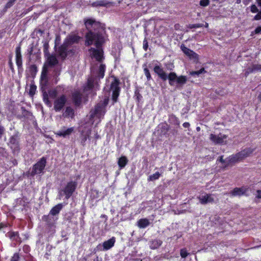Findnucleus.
Wrapping results in <instances>:
<instances>
[{
	"mask_svg": "<svg viewBox=\"0 0 261 261\" xmlns=\"http://www.w3.org/2000/svg\"><path fill=\"white\" fill-rule=\"evenodd\" d=\"M86 28L89 30L87 33L85 44L89 46L94 43L96 48L89 49L90 56L97 61L101 62L103 59L102 44L105 42V31L100 24L92 19H87L85 22Z\"/></svg>",
	"mask_w": 261,
	"mask_h": 261,
	"instance_id": "f257e3e1",
	"label": "nucleus"
},
{
	"mask_svg": "<svg viewBox=\"0 0 261 261\" xmlns=\"http://www.w3.org/2000/svg\"><path fill=\"white\" fill-rule=\"evenodd\" d=\"M105 70L106 65L102 63L99 64L98 70L96 72V73H95L93 68L91 69L92 76L88 79L87 85L84 89L86 94H89V91H92L93 89L96 90L97 88L98 82L97 80L94 77V76H97L99 79H102L105 75Z\"/></svg>",
	"mask_w": 261,
	"mask_h": 261,
	"instance_id": "f03ea898",
	"label": "nucleus"
},
{
	"mask_svg": "<svg viewBox=\"0 0 261 261\" xmlns=\"http://www.w3.org/2000/svg\"><path fill=\"white\" fill-rule=\"evenodd\" d=\"M80 39V37L75 35H72L67 37L65 41L59 49V52L60 56L62 58H65L67 56L68 45L77 43Z\"/></svg>",
	"mask_w": 261,
	"mask_h": 261,
	"instance_id": "7ed1b4c3",
	"label": "nucleus"
},
{
	"mask_svg": "<svg viewBox=\"0 0 261 261\" xmlns=\"http://www.w3.org/2000/svg\"><path fill=\"white\" fill-rule=\"evenodd\" d=\"M253 150L251 148H245L238 153L229 156L228 158V162L229 163L233 164L240 162L249 156L253 152Z\"/></svg>",
	"mask_w": 261,
	"mask_h": 261,
	"instance_id": "20e7f679",
	"label": "nucleus"
},
{
	"mask_svg": "<svg viewBox=\"0 0 261 261\" xmlns=\"http://www.w3.org/2000/svg\"><path fill=\"white\" fill-rule=\"evenodd\" d=\"M81 144L84 146L87 139L90 140L91 126L89 124L81 125L80 127Z\"/></svg>",
	"mask_w": 261,
	"mask_h": 261,
	"instance_id": "39448f33",
	"label": "nucleus"
},
{
	"mask_svg": "<svg viewBox=\"0 0 261 261\" xmlns=\"http://www.w3.org/2000/svg\"><path fill=\"white\" fill-rule=\"evenodd\" d=\"M76 186L77 182L76 181L68 182L65 188L59 191V198L61 199L62 197L65 195L67 199H69L74 192Z\"/></svg>",
	"mask_w": 261,
	"mask_h": 261,
	"instance_id": "423d86ee",
	"label": "nucleus"
},
{
	"mask_svg": "<svg viewBox=\"0 0 261 261\" xmlns=\"http://www.w3.org/2000/svg\"><path fill=\"white\" fill-rule=\"evenodd\" d=\"M46 163V160L44 157L41 158L33 167L31 172L32 175L43 173Z\"/></svg>",
	"mask_w": 261,
	"mask_h": 261,
	"instance_id": "0eeeda50",
	"label": "nucleus"
},
{
	"mask_svg": "<svg viewBox=\"0 0 261 261\" xmlns=\"http://www.w3.org/2000/svg\"><path fill=\"white\" fill-rule=\"evenodd\" d=\"M119 81L118 79L114 78L111 84V90L112 91V100L114 103L117 101L119 95L120 88L119 86Z\"/></svg>",
	"mask_w": 261,
	"mask_h": 261,
	"instance_id": "6e6552de",
	"label": "nucleus"
},
{
	"mask_svg": "<svg viewBox=\"0 0 261 261\" xmlns=\"http://www.w3.org/2000/svg\"><path fill=\"white\" fill-rule=\"evenodd\" d=\"M105 114V106L103 103H98L96 106L94 110L90 111V117L94 118L97 117L98 118H100L103 117Z\"/></svg>",
	"mask_w": 261,
	"mask_h": 261,
	"instance_id": "1a4fd4ad",
	"label": "nucleus"
},
{
	"mask_svg": "<svg viewBox=\"0 0 261 261\" xmlns=\"http://www.w3.org/2000/svg\"><path fill=\"white\" fill-rule=\"evenodd\" d=\"M227 136L221 133L218 135L211 134L210 136V139L215 144H226Z\"/></svg>",
	"mask_w": 261,
	"mask_h": 261,
	"instance_id": "9d476101",
	"label": "nucleus"
},
{
	"mask_svg": "<svg viewBox=\"0 0 261 261\" xmlns=\"http://www.w3.org/2000/svg\"><path fill=\"white\" fill-rule=\"evenodd\" d=\"M66 101V97L64 95L57 98L54 102V109L55 111L57 112L60 111L64 107Z\"/></svg>",
	"mask_w": 261,
	"mask_h": 261,
	"instance_id": "9b49d317",
	"label": "nucleus"
},
{
	"mask_svg": "<svg viewBox=\"0 0 261 261\" xmlns=\"http://www.w3.org/2000/svg\"><path fill=\"white\" fill-rule=\"evenodd\" d=\"M197 198L199 199V202L203 205L214 202V195L212 194H204L200 195L197 197Z\"/></svg>",
	"mask_w": 261,
	"mask_h": 261,
	"instance_id": "f8f14e48",
	"label": "nucleus"
},
{
	"mask_svg": "<svg viewBox=\"0 0 261 261\" xmlns=\"http://www.w3.org/2000/svg\"><path fill=\"white\" fill-rule=\"evenodd\" d=\"M74 128L73 127L67 128L65 126H63L61 129L57 131L55 134L57 136L66 138L67 136H70L72 133L74 132Z\"/></svg>",
	"mask_w": 261,
	"mask_h": 261,
	"instance_id": "ddd939ff",
	"label": "nucleus"
},
{
	"mask_svg": "<svg viewBox=\"0 0 261 261\" xmlns=\"http://www.w3.org/2000/svg\"><path fill=\"white\" fill-rule=\"evenodd\" d=\"M181 49L190 59L197 61L198 60V55L193 50L189 49L184 45L181 46Z\"/></svg>",
	"mask_w": 261,
	"mask_h": 261,
	"instance_id": "4468645a",
	"label": "nucleus"
},
{
	"mask_svg": "<svg viewBox=\"0 0 261 261\" xmlns=\"http://www.w3.org/2000/svg\"><path fill=\"white\" fill-rule=\"evenodd\" d=\"M153 70L162 80L164 81L167 80V75L161 66L155 65L153 68Z\"/></svg>",
	"mask_w": 261,
	"mask_h": 261,
	"instance_id": "2eb2a0df",
	"label": "nucleus"
},
{
	"mask_svg": "<svg viewBox=\"0 0 261 261\" xmlns=\"http://www.w3.org/2000/svg\"><path fill=\"white\" fill-rule=\"evenodd\" d=\"M116 242V239L113 237L109 240L105 241L102 244L103 250H108L112 248L115 244Z\"/></svg>",
	"mask_w": 261,
	"mask_h": 261,
	"instance_id": "dca6fc26",
	"label": "nucleus"
},
{
	"mask_svg": "<svg viewBox=\"0 0 261 261\" xmlns=\"http://www.w3.org/2000/svg\"><path fill=\"white\" fill-rule=\"evenodd\" d=\"M16 53V63L18 68H19L21 67L22 62L21 58V48L20 46H17L15 50Z\"/></svg>",
	"mask_w": 261,
	"mask_h": 261,
	"instance_id": "f3484780",
	"label": "nucleus"
},
{
	"mask_svg": "<svg viewBox=\"0 0 261 261\" xmlns=\"http://www.w3.org/2000/svg\"><path fill=\"white\" fill-rule=\"evenodd\" d=\"M255 71H261V65L252 64L251 66L246 69L245 72V75L246 76H247L250 73Z\"/></svg>",
	"mask_w": 261,
	"mask_h": 261,
	"instance_id": "a211bd4d",
	"label": "nucleus"
},
{
	"mask_svg": "<svg viewBox=\"0 0 261 261\" xmlns=\"http://www.w3.org/2000/svg\"><path fill=\"white\" fill-rule=\"evenodd\" d=\"M247 191V189L245 188H236L231 192L233 196H241L244 195Z\"/></svg>",
	"mask_w": 261,
	"mask_h": 261,
	"instance_id": "6ab92c4d",
	"label": "nucleus"
},
{
	"mask_svg": "<svg viewBox=\"0 0 261 261\" xmlns=\"http://www.w3.org/2000/svg\"><path fill=\"white\" fill-rule=\"evenodd\" d=\"M82 95L79 91H75L72 94V98L75 105L79 106L81 104Z\"/></svg>",
	"mask_w": 261,
	"mask_h": 261,
	"instance_id": "aec40b11",
	"label": "nucleus"
},
{
	"mask_svg": "<svg viewBox=\"0 0 261 261\" xmlns=\"http://www.w3.org/2000/svg\"><path fill=\"white\" fill-rule=\"evenodd\" d=\"M177 76L175 72H170L168 76H167V79L169 80V84L171 86L175 85V84L176 83Z\"/></svg>",
	"mask_w": 261,
	"mask_h": 261,
	"instance_id": "412c9836",
	"label": "nucleus"
},
{
	"mask_svg": "<svg viewBox=\"0 0 261 261\" xmlns=\"http://www.w3.org/2000/svg\"><path fill=\"white\" fill-rule=\"evenodd\" d=\"M150 221L146 218L141 219L137 222L138 226L140 228H144L150 225Z\"/></svg>",
	"mask_w": 261,
	"mask_h": 261,
	"instance_id": "4be33fe9",
	"label": "nucleus"
},
{
	"mask_svg": "<svg viewBox=\"0 0 261 261\" xmlns=\"http://www.w3.org/2000/svg\"><path fill=\"white\" fill-rule=\"evenodd\" d=\"M110 4L107 0H98L92 3L91 5L92 7H106L108 4Z\"/></svg>",
	"mask_w": 261,
	"mask_h": 261,
	"instance_id": "5701e85b",
	"label": "nucleus"
},
{
	"mask_svg": "<svg viewBox=\"0 0 261 261\" xmlns=\"http://www.w3.org/2000/svg\"><path fill=\"white\" fill-rule=\"evenodd\" d=\"M58 63V60L55 55H49L47 60V63L50 66H54Z\"/></svg>",
	"mask_w": 261,
	"mask_h": 261,
	"instance_id": "b1692460",
	"label": "nucleus"
},
{
	"mask_svg": "<svg viewBox=\"0 0 261 261\" xmlns=\"http://www.w3.org/2000/svg\"><path fill=\"white\" fill-rule=\"evenodd\" d=\"M74 110L70 107H67L65 112L63 114L64 117H70L71 118L74 117Z\"/></svg>",
	"mask_w": 261,
	"mask_h": 261,
	"instance_id": "393cba45",
	"label": "nucleus"
},
{
	"mask_svg": "<svg viewBox=\"0 0 261 261\" xmlns=\"http://www.w3.org/2000/svg\"><path fill=\"white\" fill-rule=\"evenodd\" d=\"M63 208V204L61 203L56 205L55 206L52 208L50 211V214L53 216L59 214L60 211Z\"/></svg>",
	"mask_w": 261,
	"mask_h": 261,
	"instance_id": "a878e982",
	"label": "nucleus"
},
{
	"mask_svg": "<svg viewBox=\"0 0 261 261\" xmlns=\"http://www.w3.org/2000/svg\"><path fill=\"white\" fill-rule=\"evenodd\" d=\"M162 244V241L160 240H154L150 242V247L152 249H155L159 248Z\"/></svg>",
	"mask_w": 261,
	"mask_h": 261,
	"instance_id": "bb28decb",
	"label": "nucleus"
},
{
	"mask_svg": "<svg viewBox=\"0 0 261 261\" xmlns=\"http://www.w3.org/2000/svg\"><path fill=\"white\" fill-rule=\"evenodd\" d=\"M128 160L126 157L125 156H122L119 159L118 164L120 168H123L125 166Z\"/></svg>",
	"mask_w": 261,
	"mask_h": 261,
	"instance_id": "cd10ccee",
	"label": "nucleus"
},
{
	"mask_svg": "<svg viewBox=\"0 0 261 261\" xmlns=\"http://www.w3.org/2000/svg\"><path fill=\"white\" fill-rule=\"evenodd\" d=\"M47 72L44 69L43 70L41 76V84L43 86H46L47 83Z\"/></svg>",
	"mask_w": 261,
	"mask_h": 261,
	"instance_id": "c85d7f7f",
	"label": "nucleus"
},
{
	"mask_svg": "<svg viewBox=\"0 0 261 261\" xmlns=\"http://www.w3.org/2000/svg\"><path fill=\"white\" fill-rule=\"evenodd\" d=\"M169 121L170 123L176 125H179L180 122L178 119L173 114L169 115Z\"/></svg>",
	"mask_w": 261,
	"mask_h": 261,
	"instance_id": "c756f323",
	"label": "nucleus"
},
{
	"mask_svg": "<svg viewBox=\"0 0 261 261\" xmlns=\"http://www.w3.org/2000/svg\"><path fill=\"white\" fill-rule=\"evenodd\" d=\"M187 81L186 76L181 75L177 77L176 84L178 85L182 86L186 83Z\"/></svg>",
	"mask_w": 261,
	"mask_h": 261,
	"instance_id": "7c9ffc66",
	"label": "nucleus"
},
{
	"mask_svg": "<svg viewBox=\"0 0 261 261\" xmlns=\"http://www.w3.org/2000/svg\"><path fill=\"white\" fill-rule=\"evenodd\" d=\"M161 174L159 172H156L155 173L150 175L148 178L149 181H153L159 178Z\"/></svg>",
	"mask_w": 261,
	"mask_h": 261,
	"instance_id": "2f4dec72",
	"label": "nucleus"
},
{
	"mask_svg": "<svg viewBox=\"0 0 261 261\" xmlns=\"http://www.w3.org/2000/svg\"><path fill=\"white\" fill-rule=\"evenodd\" d=\"M257 5L261 8V0H256ZM254 19L258 20L261 19V9L259 12L254 17Z\"/></svg>",
	"mask_w": 261,
	"mask_h": 261,
	"instance_id": "473e14b6",
	"label": "nucleus"
},
{
	"mask_svg": "<svg viewBox=\"0 0 261 261\" xmlns=\"http://www.w3.org/2000/svg\"><path fill=\"white\" fill-rule=\"evenodd\" d=\"M43 99L45 104L48 106L51 105V103L48 99V95L46 92H44L43 93Z\"/></svg>",
	"mask_w": 261,
	"mask_h": 261,
	"instance_id": "72a5a7b5",
	"label": "nucleus"
},
{
	"mask_svg": "<svg viewBox=\"0 0 261 261\" xmlns=\"http://www.w3.org/2000/svg\"><path fill=\"white\" fill-rule=\"evenodd\" d=\"M9 236L11 239L17 241L19 239L18 233L17 232H11L9 234Z\"/></svg>",
	"mask_w": 261,
	"mask_h": 261,
	"instance_id": "f704fd0d",
	"label": "nucleus"
},
{
	"mask_svg": "<svg viewBox=\"0 0 261 261\" xmlns=\"http://www.w3.org/2000/svg\"><path fill=\"white\" fill-rule=\"evenodd\" d=\"M206 71H205L204 69L203 68L200 69L199 70L196 71H192L190 72V75L192 76L194 75H197L198 76L199 74L204 73Z\"/></svg>",
	"mask_w": 261,
	"mask_h": 261,
	"instance_id": "c9c22d12",
	"label": "nucleus"
},
{
	"mask_svg": "<svg viewBox=\"0 0 261 261\" xmlns=\"http://www.w3.org/2000/svg\"><path fill=\"white\" fill-rule=\"evenodd\" d=\"M189 253L187 252V250L185 248L180 249V255L182 258H186Z\"/></svg>",
	"mask_w": 261,
	"mask_h": 261,
	"instance_id": "e433bc0d",
	"label": "nucleus"
},
{
	"mask_svg": "<svg viewBox=\"0 0 261 261\" xmlns=\"http://www.w3.org/2000/svg\"><path fill=\"white\" fill-rule=\"evenodd\" d=\"M144 72L147 77V81H150L151 79V76L148 69L146 67L144 68Z\"/></svg>",
	"mask_w": 261,
	"mask_h": 261,
	"instance_id": "4c0bfd02",
	"label": "nucleus"
},
{
	"mask_svg": "<svg viewBox=\"0 0 261 261\" xmlns=\"http://www.w3.org/2000/svg\"><path fill=\"white\" fill-rule=\"evenodd\" d=\"M203 26V24H201V23L190 24L189 25V28L190 29L198 28H201Z\"/></svg>",
	"mask_w": 261,
	"mask_h": 261,
	"instance_id": "58836bf2",
	"label": "nucleus"
},
{
	"mask_svg": "<svg viewBox=\"0 0 261 261\" xmlns=\"http://www.w3.org/2000/svg\"><path fill=\"white\" fill-rule=\"evenodd\" d=\"M199 4L201 6L206 7L210 4L209 0H201L199 2Z\"/></svg>",
	"mask_w": 261,
	"mask_h": 261,
	"instance_id": "ea45409f",
	"label": "nucleus"
},
{
	"mask_svg": "<svg viewBox=\"0 0 261 261\" xmlns=\"http://www.w3.org/2000/svg\"><path fill=\"white\" fill-rule=\"evenodd\" d=\"M250 10L252 13H258L259 11L255 5H252L250 7Z\"/></svg>",
	"mask_w": 261,
	"mask_h": 261,
	"instance_id": "a19ab883",
	"label": "nucleus"
},
{
	"mask_svg": "<svg viewBox=\"0 0 261 261\" xmlns=\"http://www.w3.org/2000/svg\"><path fill=\"white\" fill-rule=\"evenodd\" d=\"M15 0H9V1L6 4L5 6L6 9H8L10 8L11 6H12L15 2Z\"/></svg>",
	"mask_w": 261,
	"mask_h": 261,
	"instance_id": "79ce46f5",
	"label": "nucleus"
},
{
	"mask_svg": "<svg viewBox=\"0 0 261 261\" xmlns=\"http://www.w3.org/2000/svg\"><path fill=\"white\" fill-rule=\"evenodd\" d=\"M48 94L51 98H54L57 96V93L56 90H50Z\"/></svg>",
	"mask_w": 261,
	"mask_h": 261,
	"instance_id": "37998d69",
	"label": "nucleus"
},
{
	"mask_svg": "<svg viewBox=\"0 0 261 261\" xmlns=\"http://www.w3.org/2000/svg\"><path fill=\"white\" fill-rule=\"evenodd\" d=\"M19 255L17 253H15L14 255L12 257L11 259V261H18Z\"/></svg>",
	"mask_w": 261,
	"mask_h": 261,
	"instance_id": "c03bdc74",
	"label": "nucleus"
},
{
	"mask_svg": "<svg viewBox=\"0 0 261 261\" xmlns=\"http://www.w3.org/2000/svg\"><path fill=\"white\" fill-rule=\"evenodd\" d=\"M148 42L146 39H145L143 41V48L145 50H147L148 48Z\"/></svg>",
	"mask_w": 261,
	"mask_h": 261,
	"instance_id": "a18cd8bd",
	"label": "nucleus"
},
{
	"mask_svg": "<svg viewBox=\"0 0 261 261\" xmlns=\"http://www.w3.org/2000/svg\"><path fill=\"white\" fill-rule=\"evenodd\" d=\"M219 161L220 162H221V163H226V165H229L230 163H229V162H228V158L226 159L225 160H223V158L222 156L220 157V159H219Z\"/></svg>",
	"mask_w": 261,
	"mask_h": 261,
	"instance_id": "49530a36",
	"label": "nucleus"
},
{
	"mask_svg": "<svg viewBox=\"0 0 261 261\" xmlns=\"http://www.w3.org/2000/svg\"><path fill=\"white\" fill-rule=\"evenodd\" d=\"M30 70L36 72L37 71V68L35 65H32L30 66Z\"/></svg>",
	"mask_w": 261,
	"mask_h": 261,
	"instance_id": "de8ad7c7",
	"label": "nucleus"
},
{
	"mask_svg": "<svg viewBox=\"0 0 261 261\" xmlns=\"http://www.w3.org/2000/svg\"><path fill=\"white\" fill-rule=\"evenodd\" d=\"M255 33L256 34L261 33V27H257L255 30Z\"/></svg>",
	"mask_w": 261,
	"mask_h": 261,
	"instance_id": "09e8293b",
	"label": "nucleus"
},
{
	"mask_svg": "<svg viewBox=\"0 0 261 261\" xmlns=\"http://www.w3.org/2000/svg\"><path fill=\"white\" fill-rule=\"evenodd\" d=\"M4 127L0 126V138L2 137V135L4 133Z\"/></svg>",
	"mask_w": 261,
	"mask_h": 261,
	"instance_id": "8fccbe9b",
	"label": "nucleus"
},
{
	"mask_svg": "<svg viewBox=\"0 0 261 261\" xmlns=\"http://www.w3.org/2000/svg\"><path fill=\"white\" fill-rule=\"evenodd\" d=\"M182 125L185 128H188L189 127L190 124L189 122H185L183 123Z\"/></svg>",
	"mask_w": 261,
	"mask_h": 261,
	"instance_id": "3c124183",
	"label": "nucleus"
},
{
	"mask_svg": "<svg viewBox=\"0 0 261 261\" xmlns=\"http://www.w3.org/2000/svg\"><path fill=\"white\" fill-rule=\"evenodd\" d=\"M257 197L258 198H261V191L260 190H257Z\"/></svg>",
	"mask_w": 261,
	"mask_h": 261,
	"instance_id": "603ef678",
	"label": "nucleus"
},
{
	"mask_svg": "<svg viewBox=\"0 0 261 261\" xmlns=\"http://www.w3.org/2000/svg\"><path fill=\"white\" fill-rule=\"evenodd\" d=\"M36 89V88L35 87H31V90H30V93L31 94H33V92H34V90H35Z\"/></svg>",
	"mask_w": 261,
	"mask_h": 261,
	"instance_id": "864d4df0",
	"label": "nucleus"
},
{
	"mask_svg": "<svg viewBox=\"0 0 261 261\" xmlns=\"http://www.w3.org/2000/svg\"><path fill=\"white\" fill-rule=\"evenodd\" d=\"M250 0H243V3L245 5H247Z\"/></svg>",
	"mask_w": 261,
	"mask_h": 261,
	"instance_id": "5fc2aeb1",
	"label": "nucleus"
},
{
	"mask_svg": "<svg viewBox=\"0 0 261 261\" xmlns=\"http://www.w3.org/2000/svg\"><path fill=\"white\" fill-rule=\"evenodd\" d=\"M9 65H10V67H11V68H12V61L10 60L9 61Z\"/></svg>",
	"mask_w": 261,
	"mask_h": 261,
	"instance_id": "6e6d98bb",
	"label": "nucleus"
},
{
	"mask_svg": "<svg viewBox=\"0 0 261 261\" xmlns=\"http://www.w3.org/2000/svg\"><path fill=\"white\" fill-rule=\"evenodd\" d=\"M93 261H99V258L98 257H96L94 260Z\"/></svg>",
	"mask_w": 261,
	"mask_h": 261,
	"instance_id": "4d7b16f0",
	"label": "nucleus"
},
{
	"mask_svg": "<svg viewBox=\"0 0 261 261\" xmlns=\"http://www.w3.org/2000/svg\"><path fill=\"white\" fill-rule=\"evenodd\" d=\"M208 23L206 22V23H205V25H204V27H205V28H207V27H208Z\"/></svg>",
	"mask_w": 261,
	"mask_h": 261,
	"instance_id": "13d9d810",
	"label": "nucleus"
},
{
	"mask_svg": "<svg viewBox=\"0 0 261 261\" xmlns=\"http://www.w3.org/2000/svg\"><path fill=\"white\" fill-rule=\"evenodd\" d=\"M241 3V0H237V3L240 4Z\"/></svg>",
	"mask_w": 261,
	"mask_h": 261,
	"instance_id": "bf43d9fd",
	"label": "nucleus"
},
{
	"mask_svg": "<svg viewBox=\"0 0 261 261\" xmlns=\"http://www.w3.org/2000/svg\"><path fill=\"white\" fill-rule=\"evenodd\" d=\"M196 129H197L198 131V130H200V127H197L196 128Z\"/></svg>",
	"mask_w": 261,
	"mask_h": 261,
	"instance_id": "052dcab7",
	"label": "nucleus"
},
{
	"mask_svg": "<svg viewBox=\"0 0 261 261\" xmlns=\"http://www.w3.org/2000/svg\"><path fill=\"white\" fill-rule=\"evenodd\" d=\"M13 140L15 141V140L13 138H11V142H12Z\"/></svg>",
	"mask_w": 261,
	"mask_h": 261,
	"instance_id": "680f3d73",
	"label": "nucleus"
},
{
	"mask_svg": "<svg viewBox=\"0 0 261 261\" xmlns=\"http://www.w3.org/2000/svg\"><path fill=\"white\" fill-rule=\"evenodd\" d=\"M96 138H98V136H97V135H96Z\"/></svg>",
	"mask_w": 261,
	"mask_h": 261,
	"instance_id": "e2e57ef3",
	"label": "nucleus"
}]
</instances>
